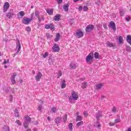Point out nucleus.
Masks as SVG:
<instances>
[{"mask_svg": "<svg viewBox=\"0 0 131 131\" xmlns=\"http://www.w3.org/2000/svg\"><path fill=\"white\" fill-rule=\"evenodd\" d=\"M25 121L27 122H29V123H30V122H31V118H30V117H29V116H26L25 117Z\"/></svg>", "mask_w": 131, "mask_h": 131, "instance_id": "obj_24", "label": "nucleus"}, {"mask_svg": "<svg viewBox=\"0 0 131 131\" xmlns=\"http://www.w3.org/2000/svg\"><path fill=\"white\" fill-rule=\"evenodd\" d=\"M18 47L17 51L13 54V57H15L17 55V54L20 52V50H21V44L20 43V40L19 39H17L16 42V48Z\"/></svg>", "mask_w": 131, "mask_h": 131, "instance_id": "obj_4", "label": "nucleus"}, {"mask_svg": "<svg viewBox=\"0 0 131 131\" xmlns=\"http://www.w3.org/2000/svg\"><path fill=\"white\" fill-rule=\"evenodd\" d=\"M83 11H84V12H86V11L89 10V8H88L86 6H84L83 8Z\"/></svg>", "mask_w": 131, "mask_h": 131, "instance_id": "obj_49", "label": "nucleus"}, {"mask_svg": "<svg viewBox=\"0 0 131 131\" xmlns=\"http://www.w3.org/2000/svg\"><path fill=\"white\" fill-rule=\"evenodd\" d=\"M42 108V106L41 105H39L38 107V110L39 111H40V110H41Z\"/></svg>", "mask_w": 131, "mask_h": 131, "instance_id": "obj_51", "label": "nucleus"}, {"mask_svg": "<svg viewBox=\"0 0 131 131\" xmlns=\"http://www.w3.org/2000/svg\"><path fill=\"white\" fill-rule=\"evenodd\" d=\"M109 124L110 126H114L115 123L110 122Z\"/></svg>", "mask_w": 131, "mask_h": 131, "instance_id": "obj_53", "label": "nucleus"}, {"mask_svg": "<svg viewBox=\"0 0 131 131\" xmlns=\"http://www.w3.org/2000/svg\"><path fill=\"white\" fill-rule=\"evenodd\" d=\"M26 30V31H28V32H30V31H31V28L30 27H27Z\"/></svg>", "mask_w": 131, "mask_h": 131, "instance_id": "obj_46", "label": "nucleus"}, {"mask_svg": "<svg viewBox=\"0 0 131 131\" xmlns=\"http://www.w3.org/2000/svg\"><path fill=\"white\" fill-rule=\"evenodd\" d=\"M67 114H65L64 116L63 117V122L66 123V121H67Z\"/></svg>", "mask_w": 131, "mask_h": 131, "instance_id": "obj_39", "label": "nucleus"}, {"mask_svg": "<svg viewBox=\"0 0 131 131\" xmlns=\"http://www.w3.org/2000/svg\"><path fill=\"white\" fill-rule=\"evenodd\" d=\"M94 126L97 128L101 127V124H100V122H99V121H97V122L94 124Z\"/></svg>", "mask_w": 131, "mask_h": 131, "instance_id": "obj_27", "label": "nucleus"}, {"mask_svg": "<svg viewBox=\"0 0 131 131\" xmlns=\"http://www.w3.org/2000/svg\"><path fill=\"white\" fill-rule=\"evenodd\" d=\"M33 16H34V13H32L30 18L28 17L23 18L22 20L23 24H25L26 25L30 24V23L32 21V20H33Z\"/></svg>", "mask_w": 131, "mask_h": 131, "instance_id": "obj_1", "label": "nucleus"}, {"mask_svg": "<svg viewBox=\"0 0 131 131\" xmlns=\"http://www.w3.org/2000/svg\"><path fill=\"white\" fill-rule=\"evenodd\" d=\"M45 29H50L51 30L54 31L55 30V26L53 24H50L48 25H45Z\"/></svg>", "mask_w": 131, "mask_h": 131, "instance_id": "obj_7", "label": "nucleus"}, {"mask_svg": "<svg viewBox=\"0 0 131 131\" xmlns=\"http://www.w3.org/2000/svg\"><path fill=\"white\" fill-rule=\"evenodd\" d=\"M69 100L70 103H71L72 104H74V103H75L74 99H73V98H72V97H70L69 98Z\"/></svg>", "mask_w": 131, "mask_h": 131, "instance_id": "obj_37", "label": "nucleus"}, {"mask_svg": "<svg viewBox=\"0 0 131 131\" xmlns=\"http://www.w3.org/2000/svg\"><path fill=\"white\" fill-rule=\"evenodd\" d=\"M46 36L47 38H51V35H50V33H48L46 34Z\"/></svg>", "mask_w": 131, "mask_h": 131, "instance_id": "obj_52", "label": "nucleus"}, {"mask_svg": "<svg viewBox=\"0 0 131 131\" xmlns=\"http://www.w3.org/2000/svg\"><path fill=\"white\" fill-rule=\"evenodd\" d=\"M3 64H4V65H6V64H7V61H6V59L4 60Z\"/></svg>", "mask_w": 131, "mask_h": 131, "instance_id": "obj_59", "label": "nucleus"}, {"mask_svg": "<svg viewBox=\"0 0 131 131\" xmlns=\"http://www.w3.org/2000/svg\"><path fill=\"white\" fill-rule=\"evenodd\" d=\"M57 3L58 4H62L63 0H57Z\"/></svg>", "mask_w": 131, "mask_h": 131, "instance_id": "obj_55", "label": "nucleus"}, {"mask_svg": "<svg viewBox=\"0 0 131 131\" xmlns=\"http://www.w3.org/2000/svg\"><path fill=\"white\" fill-rule=\"evenodd\" d=\"M14 115L15 117H19V112L18 111V108H15L14 110Z\"/></svg>", "mask_w": 131, "mask_h": 131, "instance_id": "obj_25", "label": "nucleus"}, {"mask_svg": "<svg viewBox=\"0 0 131 131\" xmlns=\"http://www.w3.org/2000/svg\"><path fill=\"white\" fill-rule=\"evenodd\" d=\"M124 10H123V9L122 8H120L119 9V14H120V15L122 17L123 16H124Z\"/></svg>", "mask_w": 131, "mask_h": 131, "instance_id": "obj_18", "label": "nucleus"}, {"mask_svg": "<svg viewBox=\"0 0 131 131\" xmlns=\"http://www.w3.org/2000/svg\"><path fill=\"white\" fill-rule=\"evenodd\" d=\"M126 52H128L129 53H130V52H131V47L129 46H126Z\"/></svg>", "mask_w": 131, "mask_h": 131, "instance_id": "obj_40", "label": "nucleus"}, {"mask_svg": "<svg viewBox=\"0 0 131 131\" xmlns=\"http://www.w3.org/2000/svg\"><path fill=\"white\" fill-rule=\"evenodd\" d=\"M16 123H17V124H18V126H20V125H21L22 124L21 123V122H20V120H17L15 121Z\"/></svg>", "mask_w": 131, "mask_h": 131, "instance_id": "obj_44", "label": "nucleus"}, {"mask_svg": "<svg viewBox=\"0 0 131 131\" xmlns=\"http://www.w3.org/2000/svg\"><path fill=\"white\" fill-rule=\"evenodd\" d=\"M119 42L120 43H123V38L121 36H119Z\"/></svg>", "mask_w": 131, "mask_h": 131, "instance_id": "obj_35", "label": "nucleus"}, {"mask_svg": "<svg viewBox=\"0 0 131 131\" xmlns=\"http://www.w3.org/2000/svg\"><path fill=\"white\" fill-rule=\"evenodd\" d=\"M55 120V123H56V124H59V123H60V120H61V117H57Z\"/></svg>", "mask_w": 131, "mask_h": 131, "instance_id": "obj_28", "label": "nucleus"}, {"mask_svg": "<svg viewBox=\"0 0 131 131\" xmlns=\"http://www.w3.org/2000/svg\"><path fill=\"white\" fill-rule=\"evenodd\" d=\"M14 15H15V13H14V12H9L6 14V17H7L8 19H12V18H13V16H14Z\"/></svg>", "mask_w": 131, "mask_h": 131, "instance_id": "obj_15", "label": "nucleus"}, {"mask_svg": "<svg viewBox=\"0 0 131 131\" xmlns=\"http://www.w3.org/2000/svg\"><path fill=\"white\" fill-rule=\"evenodd\" d=\"M95 4H96V5H97V6H100L101 2H100V0H96Z\"/></svg>", "mask_w": 131, "mask_h": 131, "instance_id": "obj_41", "label": "nucleus"}, {"mask_svg": "<svg viewBox=\"0 0 131 131\" xmlns=\"http://www.w3.org/2000/svg\"><path fill=\"white\" fill-rule=\"evenodd\" d=\"M120 122V116H118L117 118L115 120V123H118Z\"/></svg>", "mask_w": 131, "mask_h": 131, "instance_id": "obj_30", "label": "nucleus"}, {"mask_svg": "<svg viewBox=\"0 0 131 131\" xmlns=\"http://www.w3.org/2000/svg\"><path fill=\"white\" fill-rule=\"evenodd\" d=\"M105 96H101V100H104V99H105Z\"/></svg>", "mask_w": 131, "mask_h": 131, "instance_id": "obj_60", "label": "nucleus"}, {"mask_svg": "<svg viewBox=\"0 0 131 131\" xmlns=\"http://www.w3.org/2000/svg\"><path fill=\"white\" fill-rule=\"evenodd\" d=\"M46 12L47 13H48V15H52L54 14V9H47L46 10Z\"/></svg>", "mask_w": 131, "mask_h": 131, "instance_id": "obj_19", "label": "nucleus"}, {"mask_svg": "<svg viewBox=\"0 0 131 131\" xmlns=\"http://www.w3.org/2000/svg\"><path fill=\"white\" fill-rule=\"evenodd\" d=\"M117 110V108H116L115 106H114L112 110V112H114V113H115V112H116Z\"/></svg>", "mask_w": 131, "mask_h": 131, "instance_id": "obj_47", "label": "nucleus"}, {"mask_svg": "<svg viewBox=\"0 0 131 131\" xmlns=\"http://www.w3.org/2000/svg\"><path fill=\"white\" fill-rule=\"evenodd\" d=\"M94 28H95L94 25H89L85 28V31L86 32H91V31H93V30H94Z\"/></svg>", "mask_w": 131, "mask_h": 131, "instance_id": "obj_5", "label": "nucleus"}, {"mask_svg": "<svg viewBox=\"0 0 131 131\" xmlns=\"http://www.w3.org/2000/svg\"><path fill=\"white\" fill-rule=\"evenodd\" d=\"M52 49V52L54 53H59L60 52V47L57 43H54Z\"/></svg>", "mask_w": 131, "mask_h": 131, "instance_id": "obj_3", "label": "nucleus"}, {"mask_svg": "<svg viewBox=\"0 0 131 131\" xmlns=\"http://www.w3.org/2000/svg\"><path fill=\"white\" fill-rule=\"evenodd\" d=\"M82 120V117L78 115V113H77V117L76 118V121H81Z\"/></svg>", "mask_w": 131, "mask_h": 131, "instance_id": "obj_20", "label": "nucleus"}, {"mask_svg": "<svg viewBox=\"0 0 131 131\" xmlns=\"http://www.w3.org/2000/svg\"><path fill=\"white\" fill-rule=\"evenodd\" d=\"M88 86V82H85L82 83L81 88L82 89H85Z\"/></svg>", "mask_w": 131, "mask_h": 131, "instance_id": "obj_31", "label": "nucleus"}, {"mask_svg": "<svg viewBox=\"0 0 131 131\" xmlns=\"http://www.w3.org/2000/svg\"><path fill=\"white\" fill-rule=\"evenodd\" d=\"M24 126L25 128H28V125H29V123L27 121H25L23 123Z\"/></svg>", "mask_w": 131, "mask_h": 131, "instance_id": "obj_29", "label": "nucleus"}, {"mask_svg": "<svg viewBox=\"0 0 131 131\" xmlns=\"http://www.w3.org/2000/svg\"><path fill=\"white\" fill-rule=\"evenodd\" d=\"M18 14L19 15H20V16H21V17H23L25 15V12L21 11H20Z\"/></svg>", "mask_w": 131, "mask_h": 131, "instance_id": "obj_38", "label": "nucleus"}, {"mask_svg": "<svg viewBox=\"0 0 131 131\" xmlns=\"http://www.w3.org/2000/svg\"><path fill=\"white\" fill-rule=\"evenodd\" d=\"M82 9H83V8L82 7V6H80L79 7V8H78V10L79 11H82Z\"/></svg>", "mask_w": 131, "mask_h": 131, "instance_id": "obj_56", "label": "nucleus"}, {"mask_svg": "<svg viewBox=\"0 0 131 131\" xmlns=\"http://www.w3.org/2000/svg\"><path fill=\"white\" fill-rule=\"evenodd\" d=\"M49 56V53L46 52L45 54L43 55V58H47Z\"/></svg>", "mask_w": 131, "mask_h": 131, "instance_id": "obj_48", "label": "nucleus"}, {"mask_svg": "<svg viewBox=\"0 0 131 131\" xmlns=\"http://www.w3.org/2000/svg\"><path fill=\"white\" fill-rule=\"evenodd\" d=\"M6 93H7V94H8V93H9V90H6Z\"/></svg>", "mask_w": 131, "mask_h": 131, "instance_id": "obj_63", "label": "nucleus"}, {"mask_svg": "<svg viewBox=\"0 0 131 131\" xmlns=\"http://www.w3.org/2000/svg\"><path fill=\"white\" fill-rule=\"evenodd\" d=\"M70 97L73 98V100H74V101H76V100H78V95L75 91H72L71 96Z\"/></svg>", "mask_w": 131, "mask_h": 131, "instance_id": "obj_6", "label": "nucleus"}, {"mask_svg": "<svg viewBox=\"0 0 131 131\" xmlns=\"http://www.w3.org/2000/svg\"><path fill=\"white\" fill-rule=\"evenodd\" d=\"M61 89H65L66 88V81L65 80H63L62 82H61Z\"/></svg>", "mask_w": 131, "mask_h": 131, "instance_id": "obj_26", "label": "nucleus"}, {"mask_svg": "<svg viewBox=\"0 0 131 131\" xmlns=\"http://www.w3.org/2000/svg\"><path fill=\"white\" fill-rule=\"evenodd\" d=\"M51 110L53 112V113H55L56 112V111L57 110V108L55 107H53L52 108H51Z\"/></svg>", "mask_w": 131, "mask_h": 131, "instance_id": "obj_45", "label": "nucleus"}, {"mask_svg": "<svg viewBox=\"0 0 131 131\" xmlns=\"http://www.w3.org/2000/svg\"><path fill=\"white\" fill-rule=\"evenodd\" d=\"M41 20H43V21L45 20V17H43V16L42 15L41 16V17H40Z\"/></svg>", "mask_w": 131, "mask_h": 131, "instance_id": "obj_58", "label": "nucleus"}, {"mask_svg": "<svg viewBox=\"0 0 131 131\" xmlns=\"http://www.w3.org/2000/svg\"><path fill=\"white\" fill-rule=\"evenodd\" d=\"M10 102H13V95L9 96Z\"/></svg>", "mask_w": 131, "mask_h": 131, "instance_id": "obj_50", "label": "nucleus"}, {"mask_svg": "<svg viewBox=\"0 0 131 131\" xmlns=\"http://www.w3.org/2000/svg\"><path fill=\"white\" fill-rule=\"evenodd\" d=\"M95 116L97 121H99V120H100V118L102 117V112H98L96 114Z\"/></svg>", "mask_w": 131, "mask_h": 131, "instance_id": "obj_14", "label": "nucleus"}, {"mask_svg": "<svg viewBox=\"0 0 131 131\" xmlns=\"http://www.w3.org/2000/svg\"><path fill=\"white\" fill-rule=\"evenodd\" d=\"M71 69H75L76 68V65L75 64L72 63L70 64Z\"/></svg>", "mask_w": 131, "mask_h": 131, "instance_id": "obj_36", "label": "nucleus"}, {"mask_svg": "<svg viewBox=\"0 0 131 131\" xmlns=\"http://www.w3.org/2000/svg\"><path fill=\"white\" fill-rule=\"evenodd\" d=\"M35 77L36 81H39L40 80V78L42 77V74H41L40 72H38Z\"/></svg>", "mask_w": 131, "mask_h": 131, "instance_id": "obj_10", "label": "nucleus"}, {"mask_svg": "<svg viewBox=\"0 0 131 131\" xmlns=\"http://www.w3.org/2000/svg\"><path fill=\"white\" fill-rule=\"evenodd\" d=\"M82 124H83V121H80L76 124V127H79L80 125H82Z\"/></svg>", "mask_w": 131, "mask_h": 131, "instance_id": "obj_33", "label": "nucleus"}, {"mask_svg": "<svg viewBox=\"0 0 131 131\" xmlns=\"http://www.w3.org/2000/svg\"><path fill=\"white\" fill-rule=\"evenodd\" d=\"M35 15L36 17L37 18L39 22H41V19H40V16H39V11L36 10L35 12Z\"/></svg>", "mask_w": 131, "mask_h": 131, "instance_id": "obj_16", "label": "nucleus"}, {"mask_svg": "<svg viewBox=\"0 0 131 131\" xmlns=\"http://www.w3.org/2000/svg\"><path fill=\"white\" fill-rule=\"evenodd\" d=\"M4 131H10V128L8 126H4Z\"/></svg>", "mask_w": 131, "mask_h": 131, "instance_id": "obj_42", "label": "nucleus"}, {"mask_svg": "<svg viewBox=\"0 0 131 131\" xmlns=\"http://www.w3.org/2000/svg\"><path fill=\"white\" fill-rule=\"evenodd\" d=\"M103 27L105 29H107V28H108L107 27V25H104Z\"/></svg>", "mask_w": 131, "mask_h": 131, "instance_id": "obj_57", "label": "nucleus"}, {"mask_svg": "<svg viewBox=\"0 0 131 131\" xmlns=\"http://www.w3.org/2000/svg\"><path fill=\"white\" fill-rule=\"evenodd\" d=\"M73 124L72 123H70L69 124V129H70V130L72 131V130L73 129Z\"/></svg>", "mask_w": 131, "mask_h": 131, "instance_id": "obj_34", "label": "nucleus"}, {"mask_svg": "<svg viewBox=\"0 0 131 131\" xmlns=\"http://www.w3.org/2000/svg\"><path fill=\"white\" fill-rule=\"evenodd\" d=\"M88 114H86V113H84V116H88Z\"/></svg>", "mask_w": 131, "mask_h": 131, "instance_id": "obj_62", "label": "nucleus"}, {"mask_svg": "<svg viewBox=\"0 0 131 131\" xmlns=\"http://www.w3.org/2000/svg\"><path fill=\"white\" fill-rule=\"evenodd\" d=\"M110 27L113 29V30H114V31H115V30H116V27L115 25V23H114V21H112L110 23Z\"/></svg>", "mask_w": 131, "mask_h": 131, "instance_id": "obj_11", "label": "nucleus"}, {"mask_svg": "<svg viewBox=\"0 0 131 131\" xmlns=\"http://www.w3.org/2000/svg\"><path fill=\"white\" fill-rule=\"evenodd\" d=\"M103 84H102V83L97 84L96 85V90H97V91H99V90H101Z\"/></svg>", "mask_w": 131, "mask_h": 131, "instance_id": "obj_23", "label": "nucleus"}, {"mask_svg": "<svg viewBox=\"0 0 131 131\" xmlns=\"http://www.w3.org/2000/svg\"><path fill=\"white\" fill-rule=\"evenodd\" d=\"M94 60V52H90V53L86 57V62L88 64H92Z\"/></svg>", "mask_w": 131, "mask_h": 131, "instance_id": "obj_2", "label": "nucleus"}, {"mask_svg": "<svg viewBox=\"0 0 131 131\" xmlns=\"http://www.w3.org/2000/svg\"><path fill=\"white\" fill-rule=\"evenodd\" d=\"M94 58H95V59H99L100 58V55H99V53L95 52L94 53Z\"/></svg>", "mask_w": 131, "mask_h": 131, "instance_id": "obj_32", "label": "nucleus"}, {"mask_svg": "<svg viewBox=\"0 0 131 131\" xmlns=\"http://www.w3.org/2000/svg\"><path fill=\"white\" fill-rule=\"evenodd\" d=\"M76 37L80 38L83 36V32L82 31H78L76 32Z\"/></svg>", "mask_w": 131, "mask_h": 131, "instance_id": "obj_13", "label": "nucleus"}, {"mask_svg": "<svg viewBox=\"0 0 131 131\" xmlns=\"http://www.w3.org/2000/svg\"><path fill=\"white\" fill-rule=\"evenodd\" d=\"M57 75H58V78L62 76V72H61V71H58V73H57Z\"/></svg>", "mask_w": 131, "mask_h": 131, "instance_id": "obj_43", "label": "nucleus"}, {"mask_svg": "<svg viewBox=\"0 0 131 131\" xmlns=\"http://www.w3.org/2000/svg\"><path fill=\"white\" fill-rule=\"evenodd\" d=\"M60 19H61V15L56 14L54 17V21H59Z\"/></svg>", "mask_w": 131, "mask_h": 131, "instance_id": "obj_17", "label": "nucleus"}, {"mask_svg": "<svg viewBox=\"0 0 131 131\" xmlns=\"http://www.w3.org/2000/svg\"><path fill=\"white\" fill-rule=\"evenodd\" d=\"M16 76H17V73H13V75L10 77L11 81L12 84H15V83H16V80H15Z\"/></svg>", "mask_w": 131, "mask_h": 131, "instance_id": "obj_9", "label": "nucleus"}, {"mask_svg": "<svg viewBox=\"0 0 131 131\" xmlns=\"http://www.w3.org/2000/svg\"><path fill=\"white\" fill-rule=\"evenodd\" d=\"M9 8H10V4L8 2H5L3 6L4 13H6V12L9 10Z\"/></svg>", "mask_w": 131, "mask_h": 131, "instance_id": "obj_8", "label": "nucleus"}, {"mask_svg": "<svg viewBox=\"0 0 131 131\" xmlns=\"http://www.w3.org/2000/svg\"><path fill=\"white\" fill-rule=\"evenodd\" d=\"M69 3H67L66 5L63 6V10L65 12H68L69 10Z\"/></svg>", "mask_w": 131, "mask_h": 131, "instance_id": "obj_21", "label": "nucleus"}, {"mask_svg": "<svg viewBox=\"0 0 131 131\" xmlns=\"http://www.w3.org/2000/svg\"><path fill=\"white\" fill-rule=\"evenodd\" d=\"M26 131H31V129H28Z\"/></svg>", "mask_w": 131, "mask_h": 131, "instance_id": "obj_64", "label": "nucleus"}, {"mask_svg": "<svg viewBox=\"0 0 131 131\" xmlns=\"http://www.w3.org/2000/svg\"><path fill=\"white\" fill-rule=\"evenodd\" d=\"M106 45L107 47H108V48H116V45L115 43H113L110 41H106Z\"/></svg>", "mask_w": 131, "mask_h": 131, "instance_id": "obj_12", "label": "nucleus"}, {"mask_svg": "<svg viewBox=\"0 0 131 131\" xmlns=\"http://www.w3.org/2000/svg\"><path fill=\"white\" fill-rule=\"evenodd\" d=\"M47 119H48V120H49V121H51V118H50L49 117H48L47 118Z\"/></svg>", "mask_w": 131, "mask_h": 131, "instance_id": "obj_61", "label": "nucleus"}, {"mask_svg": "<svg viewBox=\"0 0 131 131\" xmlns=\"http://www.w3.org/2000/svg\"><path fill=\"white\" fill-rule=\"evenodd\" d=\"M126 21H127V22H129V21H130V16L126 17Z\"/></svg>", "mask_w": 131, "mask_h": 131, "instance_id": "obj_54", "label": "nucleus"}, {"mask_svg": "<svg viewBox=\"0 0 131 131\" xmlns=\"http://www.w3.org/2000/svg\"><path fill=\"white\" fill-rule=\"evenodd\" d=\"M59 40H60V33H57L56 38L54 39V41L57 42V41H59Z\"/></svg>", "mask_w": 131, "mask_h": 131, "instance_id": "obj_22", "label": "nucleus"}]
</instances>
